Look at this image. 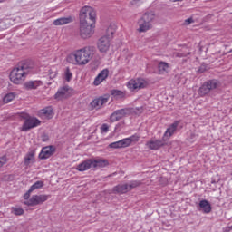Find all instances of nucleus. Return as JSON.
<instances>
[{
  "mask_svg": "<svg viewBox=\"0 0 232 232\" xmlns=\"http://www.w3.org/2000/svg\"><path fill=\"white\" fill-rule=\"evenodd\" d=\"M48 198H50V195H33L27 201V206H39L41 204H44Z\"/></svg>",
  "mask_w": 232,
  "mask_h": 232,
  "instance_id": "12",
  "label": "nucleus"
},
{
  "mask_svg": "<svg viewBox=\"0 0 232 232\" xmlns=\"http://www.w3.org/2000/svg\"><path fill=\"white\" fill-rule=\"evenodd\" d=\"M130 114L129 109H120L116 110L114 112L111 114L110 121L111 122H117V121H121V119H124L126 115Z\"/></svg>",
  "mask_w": 232,
  "mask_h": 232,
  "instance_id": "14",
  "label": "nucleus"
},
{
  "mask_svg": "<svg viewBox=\"0 0 232 232\" xmlns=\"http://www.w3.org/2000/svg\"><path fill=\"white\" fill-rule=\"evenodd\" d=\"M94 53H95V47L93 46L84 47L74 53V59L77 64H80L81 66H82L90 63Z\"/></svg>",
  "mask_w": 232,
  "mask_h": 232,
  "instance_id": "1",
  "label": "nucleus"
},
{
  "mask_svg": "<svg viewBox=\"0 0 232 232\" xmlns=\"http://www.w3.org/2000/svg\"><path fill=\"white\" fill-rule=\"evenodd\" d=\"M141 184L142 183L139 180L130 181L128 184V189H129V191H131V189H135V188H139V186H140Z\"/></svg>",
  "mask_w": 232,
  "mask_h": 232,
  "instance_id": "30",
  "label": "nucleus"
},
{
  "mask_svg": "<svg viewBox=\"0 0 232 232\" xmlns=\"http://www.w3.org/2000/svg\"><path fill=\"white\" fill-rule=\"evenodd\" d=\"M72 77L73 73L70 72V67H67L65 70V81H67V82H70Z\"/></svg>",
  "mask_w": 232,
  "mask_h": 232,
  "instance_id": "32",
  "label": "nucleus"
},
{
  "mask_svg": "<svg viewBox=\"0 0 232 232\" xmlns=\"http://www.w3.org/2000/svg\"><path fill=\"white\" fill-rule=\"evenodd\" d=\"M148 87V81H146L145 79L142 78H138V79H134V80H130L128 82V88H130V90H143V88H147Z\"/></svg>",
  "mask_w": 232,
  "mask_h": 232,
  "instance_id": "11",
  "label": "nucleus"
},
{
  "mask_svg": "<svg viewBox=\"0 0 232 232\" xmlns=\"http://www.w3.org/2000/svg\"><path fill=\"white\" fill-rule=\"evenodd\" d=\"M170 1H172V3H177L179 1H183V0H170Z\"/></svg>",
  "mask_w": 232,
  "mask_h": 232,
  "instance_id": "42",
  "label": "nucleus"
},
{
  "mask_svg": "<svg viewBox=\"0 0 232 232\" xmlns=\"http://www.w3.org/2000/svg\"><path fill=\"white\" fill-rule=\"evenodd\" d=\"M108 130H110L108 124L104 123L102 125V133H108Z\"/></svg>",
  "mask_w": 232,
  "mask_h": 232,
  "instance_id": "36",
  "label": "nucleus"
},
{
  "mask_svg": "<svg viewBox=\"0 0 232 232\" xmlns=\"http://www.w3.org/2000/svg\"><path fill=\"white\" fill-rule=\"evenodd\" d=\"M40 114L45 119H52V117H53V111L52 107H46L40 111Z\"/></svg>",
  "mask_w": 232,
  "mask_h": 232,
  "instance_id": "26",
  "label": "nucleus"
},
{
  "mask_svg": "<svg viewBox=\"0 0 232 232\" xmlns=\"http://www.w3.org/2000/svg\"><path fill=\"white\" fill-rule=\"evenodd\" d=\"M50 140V136L48 134H43L42 135V141L43 142H48Z\"/></svg>",
  "mask_w": 232,
  "mask_h": 232,
  "instance_id": "37",
  "label": "nucleus"
},
{
  "mask_svg": "<svg viewBox=\"0 0 232 232\" xmlns=\"http://www.w3.org/2000/svg\"><path fill=\"white\" fill-rule=\"evenodd\" d=\"M96 17L95 9L91 6H84L80 11V23L95 24Z\"/></svg>",
  "mask_w": 232,
  "mask_h": 232,
  "instance_id": "3",
  "label": "nucleus"
},
{
  "mask_svg": "<svg viewBox=\"0 0 232 232\" xmlns=\"http://www.w3.org/2000/svg\"><path fill=\"white\" fill-rule=\"evenodd\" d=\"M228 53H232V49L228 52Z\"/></svg>",
  "mask_w": 232,
  "mask_h": 232,
  "instance_id": "44",
  "label": "nucleus"
},
{
  "mask_svg": "<svg viewBox=\"0 0 232 232\" xmlns=\"http://www.w3.org/2000/svg\"><path fill=\"white\" fill-rule=\"evenodd\" d=\"M44 186V182L43 181H36L35 183H34L28 189V191L24 195V200H28V198H30V195H32L33 191H35V189H41V188H43Z\"/></svg>",
  "mask_w": 232,
  "mask_h": 232,
  "instance_id": "20",
  "label": "nucleus"
},
{
  "mask_svg": "<svg viewBox=\"0 0 232 232\" xmlns=\"http://www.w3.org/2000/svg\"><path fill=\"white\" fill-rule=\"evenodd\" d=\"M43 82L41 81H28L24 83V90H37L39 86H41Z\"/></svg>",
  "mask_w": 232,
  "mask_h": 232,
  "instance_id": "21",
  "label": "nucleus"
},
{
  "mask_svg": "<svg viewBox=\"0 0 232 232\" xmlns=\"http://www.w3.org/2000/svg\"><path fill=\"white\" fill-rule=\"evenodd\" d=\"M115 29L112 26L108 27L107 34L101 37L98 41V49L102 53H106L110 50V41L113 39Z\"/></svg>",
  "mask_w": 232,
  "mask_h": 232,
  "instance_id": "5",
  "label": "nucleus"
},
{
  "mask_svg": "<svg viewBox=\"0 0 232 232\" xmlns=\"http://www.w3.org/2000/svg\"><path fill=\"white\" fill-rule=\"evenodd\" d=\"M5 1H6V0H0V3H5Z\"/></svg>",
  "mask_w": 232,
  "mask_h": 232,
  "instance_id": "43",
  "label": "nucleus"
},
{
  "mask_svg": "<svg viewBox=\"0 0 232 232\" xmlns=\"http://www.w3.org/2000/svg\"><path fill=\"white\" fill-rule=\"evenodd\" d=\"M73 21H75V18L73 16L61 17L55 19L53 22V24L54 26H63L64 24H70V23H73Z\"/></svg>",
  "mask_w": 232,
  "mask_h": 232,
  "instance_id": "19",
  "label": "nucleus"
},
{
  "mask_svg": "<svg viewBox=\"0 0 232 232\" xmlns=\"http://www.w3.org/2000/svg\"><path fill=\"white\" fill-rule=\"evenodd\" d=\"M35 160V151L34 150L29 151L24 159V166H30V163L32 162V160Z\"/></svg>",
  "mask_w": 232,
  "mask_h": 232,
  "instance_id": "27",
  "label": "nucleus"
},
{
  "mask_svg": "<svg viewBox=\"0 0 232 232\" xmlns=\"http://www.w3.org/2000/svg\"><path fill=\"white\" fill-rule=\"evenodd\" d=\"M195 23V20H193L191 17L188 18L184 21V25L185 26H189V24Z\"/></svg>",
  "mask_w": 232,
  "mask_h": 232,
  "instance_id": "35",
  "label": "nucleus"
},
{
  "mask_svg": "<svg viewBox=\"0 0 232 232\" xmlns=\"http://www.w3.org/2000/svg\"><path fill=\"white\" fill-rule=\"evenodd\" d=\"M10 81L14 84H21L24 79H26V75L24 74V72L21 69V67L18 65V67L13 69L10 72Z\"/></svg>",
  "mask_w": 232,
  "mask_h": 232,
  "instance_id": "9",
  "label": "nucleus"
},
{
  "mask_svg": "<svg viewBox=\"0 0 232 232\" xmlns=\"http://www.w3.org/2000/svg\"><path fill=\"white\" fill-rule=\"evenodd\" d=\"M199 208H202L203 213H211V203L206 199L199 202Z\"/></svg>",
  "mask_w": 232,
  "mask_h": 232,
  "instance_id": "24",
  "label": "nucleus"
},
{
  "mask_svg": "<svg viewBox=\"0 0 232 232\" xmlns=\"http://www.w3.org/2000/svg\"><path fill=\"white\" fill-rule=\"evenodd\" d=\"M108 96H100L90 102L91 110H101L106 102H108Z\"/></svg>",
  "mask_w": 232,
  "mask_h": 232,
  "instance_id": "13",
  "label": "nucleus"
},
{
  "mask_svg": "<svg viewBox=\"0 0 232 232\" xmlns=\"http://www.w3.org/2000/svg\"><path fill=\"white\" fill-rule=\"evenodd\" d=\"M12 213H14V215H16V216L24 215V209H23L22 208L13 207Z\"/></svg>",
  "mask_w": 232,
  "mask_h": 232,
  "instance_id": "31",
  "label": "nucleus"
},
{
  "mask_svg": "<svg viewBox=\"0 0 232 232\" xmlns=\"http://www.w3.org/2000/svg\"><path fill=\"white\" fill-rule=\"evenodd\" d=\"M15 99V92H9L5 94L3 98L5 104H8V102H12Z\"/></svg>",
  "mask_w": 232,
  "mask_h": 232,
  "instance_id": "29",
  "label": "nucleus"
},
{
  "mask_svg": "<svg viewBox=\"0 0 232 232\" xmlns=\"http://www.w3.org/2000/svg\"><path fill=\"white\" fill-rule=\"evenodd\" d=\"M128 191H130L128 188V184L117 185L116 187L113 188V192L119 193L120 195L128 193Z\"/></svg>",
  "mask_w": 232,
  "mask_h": 232,
  "instance_id": "25",
  "label": "nucleus"
},
{
  "mask_svg": "<svg viewBox=\"0 0 232 232\" xmlns=\"http://www.w3.org/2000/svg\"><path fill=\"white\" fill-rule=\"evenodd\" d=\"M18 66L23 70V72H24L25 75H28V73H34V72H35V63L30 60Z\"/></svg>",
  "mask_w": 232,
  "mask_h": 232,
  "instance_id": "16",
  "label": "nucleus"
},
{
  "mask_svg": "<svg viewBox=\"0 0 232 232\" xmlns=\"http://www.w3.org/2000/svg\"><path fill=\"white\" fill-rule=\"evenodd\" d=\"M208 70V65L201 64L200 67L198 69V73H204Z\"/></svg>",
  "mask_w": 232,
  "mask_h": 232,
  "instance_id": "34",
  "label": "nucleus"
},
{
  "mask_svg": "<svg viewBox=\"0 0 232 232\" xmlns=\"http://www.w3.org/2000/svg\"><path fill=\"white\" fill-rule=\"evenodd\" d=\"M111 94L112 97H122V95H124V93L119 90H111Z\"/></svg>",
  "mask_w": 232,
  "mask_h": 232,
  "instance_id": "33",
  "label": "nucleus"
},
{
  "mask_svg": "<svg viewBox=\"0 0 232 232\" xmlns=\"http://www.w3.org/2000/svg\"><path fill=\"white\" fill-rule=\"evenodd\" d=\"M55 153V147L54 146H46L42 148L41 152L39 153V159L41 160H46V159H50L52 155Z\"/></svg>",
  "mask_w": 232,
  "mask_h": 232,
  "instance_id": "15",
  "label": "nucleus"
},
{
  "mask_svg": "<svg viewBox=\"0 0 232 232\" xmlns=\"http://www.w3.org/2000/svg\"><path fill=\"white\" fill-rule=\"evenodd\" d=\"M153 21H155V12L147 11L142 17L138 21L140 34L148 32L153 28Z\"/></svg>",
  "mask_w": 232,
  "mask_h": 232,
  "instance_id": "2",
  "label": "nucleus"
},
{
  "mask_svg": "<svg viewBox=\"0 0 232 232\" xmlns=\"http://www.w3.org/2000/svg\"><path fill=\"white\" fill-rule=\"evenodd\" d=\"M109 75H110V70L103 69L95 77L94 82H93L94 86H99V84H101L103 81H106L108 79Z\"/></svg>",
  "mask_w": 232,
  "mask_h": 232,
  "instance_id": "17",
  "label": "nucleus"
},
{
  "mask_svg": "<svg viewBox=\"0 0 232 232\" xmlns=\"http://www.w3.org/2000/svg\"><path fill=\"white\" fill-rule=\"evenodd\" d=\"M4 164H5V162L0 160V168H3Z\"/></svg>",
  "mask_w": 232,
  "mask_h": 232,
  "instance_id": "41",
  "label": "nucleus"
},
{
  "mask_svg": "<svg viewBox=\"0 0 232 232\" xmlns=\"http://www.w3.org/2000/svg\"><path fill=\"white\" fill-rule=\"evenodd\" d=\"M106 160L97 159H87L76 167L77 171H88L91 168H104Z\"/></svg>",
  "mask_w": 232,
  "mask_h": 232,
  "instance_id": "4",
  "label": "nucleus"
},
{
  "mask_svg": "<svg viewBox=\"0 0 232 232\" xmlns=\"http://www.w3.org/2000/svg\"><path fill=\"white\" fill-rule=\"evenodd\" d=\"M189 55V53H179L178 57H188Z\"/></svg>",
  "mask_w": 232,
  "mask_h": 232,
  "instance_id": "38",
  "label": "nucleus"
},
{
  "mask_svg": "<svg viewBox=\"0 0 232 232\" xmlns=\"http://www.w3.org/2000/svg\"><path fill=\"white\" fill-rule=\"evenodd\" d=\"M146 146H148L150 150H159V148H162V146H164V140H150L147 142Z\"/></svg>",
  "mask_w": 232,
  "mask_h": 232,
  "instance_id": "22",
  "label": "nucleus"
},
{
  "mask_svg": "<svg viewBox=\"0 0 232 232\" xmlns=\"http://www.w3.org/2000/svg\"><path fill=\"white\" fill-rule=\"evenodd\" d=\"M131 142H139V136L132 135L129 138L112 142L109 145V148H112L114 150H119L120 148H128L129 146H131Z\"/></svg>",
  "mask_w": 232,
  "mask_h": 232,
  "instance_id": "8",
  "label": "nucleus"
},
{
  "mask_svg": "<svg viewBox=\"0 0 232 232\" xmlns=\"http://www.w3.org/2000/svg\"><path fill=\"white\" fill-rule=\"evenodd\" d=\"M222 86L220 81L217 79L208 80L198 89V94L200 97H204L213 92V90H218Z\"/></svg>",
  "mask_w": 232,
  "mask_h": 232,
  "instance_id": "6",
  "label": "nucleus"
},
{
  "mask_svg": "<svg viewBox=\"0 0 232 232\" xmlns=\"http://www.w3.org/2000/svg\"><path fill=\"white\" fill-rule=\"evenodd\" d=\"M68 90H70V87L68 86L61 87L55 93L54 99H56L57 101L64 99V97H66V93H68Z\"/></svg>",
  "mask_w": 232,
  "mask_h": 232,
  "instance_id": "23",
  "label": "nucleus"
},
{
  "mask_svg": "<svg viewBox=\"0 0 232 232\" xmlns=\"http://www.w3.org/2000/svg\"><path fill=\"white\" fill-rule=\"evenodd\" d=\"M21 119H24V122L22 126L21 131H28L37 126H41V121L35 117L30 116L28 113H21Z\"/></svg>",
  "mask_w": 232,
  "mask_h": 232,
  "instance_id": "7",
  "label": "nucleus"
},
{
  "mask_svg": "<svg viewBox=\"0 0 232 232\" xmlns=\"http://www.w3.org/2000/svg\"><path fill=\"white\" fill-rule=\"evenodd\" d=\"M56 76H57V72H51V73H50L51 79H55Z\"/></svg>",
  "mask_w": 232,
  "mask_h": 232,
  "instance_id": "39",
  "label": "nucleus"
},
{
  "mask_svg": "<svg viewBox=\"0 0 232 232\" xmlns=\"http://www.w3.org/2000/svg\"><path fill=\"white\" fill-rule=\"evenodd\" d=\"M93 24H82L80 23V35L82 39H90L95 32L93 30Z\"/></svg>",
  "mask_w": 232,
  "mask_h": 232,
  "instance_id": "10",
  "label": "nucleus"
},
{
  "mask_svg": "<svg viewBox=\"0 0 232 232\" xmlns=\"http://www.w3.org/2000/svg\"><path fill=\"white\" fill-rule=\"evenodd\" d=\"M179 124H180V121H175L170 124L164 133V139L168 140L169 137L174 135L175 131L179 129Z\"/></svg>",
  "mask_w": 232,
  "mask_h": 232,
  "instance_id": "18",
  "label": "nucleus"
},
{
  "mask_svg": "<svg viewBox=\"0 0 232 232\" xmlns=\"http://www.w3.org/2000/svg\"><path fill=\"white\" fill-rule=\"evenodd\" d=\"M2 160H5V164H6V156L2 157Z\"/></svg>",
  "mask_w": 232,
  "mask_h": 232,
  "instance_id": "40",
  "label": "nucleus"
},
{
  "mask_svg": "<svg viewBox=\"0 0 232 232\" xmlns=\"http://www.w3.org/2000/svg\"><path fill=\"white\" fill-rule=\"evenodd\" d=\"M160 73H166L168 72L169 65L166 62H160L158 65Z\"/></svg>",
  "mask_w": 232,
  "mask_h": 232,
  "instance_id": "28",
  "label": "nucleus"
}]
</instances>
